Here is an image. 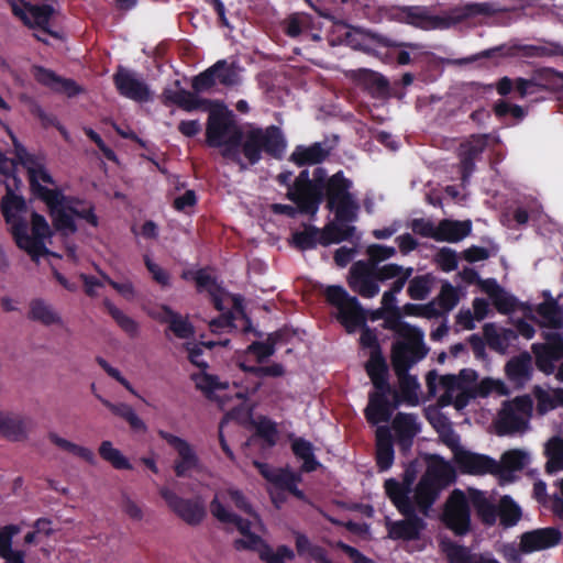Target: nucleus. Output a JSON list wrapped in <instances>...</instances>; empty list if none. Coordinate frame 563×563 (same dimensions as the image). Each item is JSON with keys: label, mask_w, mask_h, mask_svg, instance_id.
<instances>
[{"label": "nucleus", "mask_w": 563, "mask_h": 563, "mask_svg": "<svg viewBox=\"0 0 563 563\" xmlns=\"http://www.w3.org/2000/svg\"><path fill=\"white\" fill-rule=\"evenodd\" d=\"M324 297L330 306L336 308V319L349 333L362 328L360 344L363 349H369V356L364 367L374 387V390L368 394L364 416L373 426L388 422L399 400L396 389L389 383V367L383 355L376 330L366 325L365 309L344 287L328 286Z\"/></svg>", "instance_id": "f257e3e1"}, {"label": "nucleus", "mask_w": 563, "mask_h": 563, "mask_svg": "<svg viewBox=\"0 0 563 563\" xmlns=\"http://www.w3.org/2000/svg\"><path fill=\"white\" fill-rule=\"evenodd\" d=\"M216 108H210L207 126L206 142L210 147H221L223 158L239 165L241 170L246 169V164L241 157L240 145L243 140V131L236 124L234 114L222 103L216 101Z\"/></svg>", "instance_id": "f03ea898"}, {"label": "nucleus", "mask_w": 563, "mask_h": 563, "mask_svg": "<svg viewBox=\"0 0 563 563\" xmlns=\"http://www.w3.org/2000/svg\"><path fill=\"white\" fill-rule=\"evenodd\" d=\"M286 147L287 141L282 129L272 124L266 128L251 126L243 133L240 151L241 157H244L247 167L260 163L262 153L275 159H280Z\"/></svg>", "instance_id": "7ed1b4c3"}, {"label": "nucleus", "mask_w": 563, "mask_h": 563, "mask_svg": "<svg viewBox=\"0 0 563 563\" xmlns=\"http://www.w3.org/2000/svg\"><path fill=\"white\" fill-rule=\"evenodd\" d=\"M454 478L453 468L443 460L439 463L430 464L411 493L416 512H420L423 517H429L441 490L453 483Z\"/></svg>", "instance_id": "20e7f679"}, {"label": "nucleus", "mask_w": 563, "mask_h": 563, "mask_svg": "<svg viewBox=\"0 0 563 563\" xmlns=\"http://www.w3.org/2000/svg\"><path fill=\"white\" fill-rule=\"evenodd\" d=\"M42 201L46 205L54 229L64 236L78 231L75 219L78 216L80 203L85 199L78 196L65 195L60 189L38 188Z\"/></svg>", "instance_id": "39448f33"}, {"label": "nucleus", "mask_w": 563, "mask_h": 563, "mask_svg": "<svg viewBox=\"0 0 563 563\" xmlns=\"http://www.w3.org/2000/svg\"><path fill=\"white\" fill-rule=\"evenodd\" d=\"M323 190L325 208L333 212L339 221H357L360 203L351 192L353 183L342 170L330 176Z\"/></svg>", "instance_id": "423d86ee"}, {"label": "nucleus", "mask_w": 563, "mask_h": 563, "mask_svg": "<svg viewBox=\"0 0 563 563\" xmlns=\"http://www.w3.org/2000/svg\"><path fill=\"white\" fill-rule=\"evenodd\" d=\"M32 236L27 233L26 221H15L11 228V234L19 249L25 251L32 260L49 254L44 240L52 236V230L44 216L33 212L31 214Z\"/></svg>", "instance_id": "0eeeda50"}, {"label": "nucleus", "mask_w": 563, "mask_h": 563, "mask_svg": "<svg viewBox=\"0 0 563 563\" xmlns=\"http://www.w3.org/2000/svg\"><path fill=\"white\" fill-rule=\"evenodd\" d=\"M429 353L424 343V333L418 327L413 331L397 338L391 344L390 361L393 368H411Z\"/></svg>", "instance_id": "6e6552de"}, {"label": "nucleus", "mask_w": 563, "mask_h": 563, "mask_svg": "<svg viewBox=\"0 0 563 563\" xmlns=\"http://www.w3.org/2000/svg\"><path fill=\"white\" fill-rule=\"evenodd\" d=\"M441 520L457 537L466 536L471 531V508L461 489H454L448 497Z\"/></svg>", "instance_id": "1a4fd4ad"}, {"label": "nucleus", "mask_w": 563, "mask_h": 563, "mask_svg": "<svg viewBox=\"0 0 563 563\" xmlns=\"http://www.w3.org/2000/svg\"><path fill=\"white\" fill-rule=\"evenodd\" d=\"M393 505L404 516V519L386 522L388 538L404 541L418 540L427 523L416 512L413 503H393Z\"/></svg>", "instance_id": "9d476101"}, {"label": "nucleus", "mask_w": 563, "mask_h": 563, "mask_svg": "<svg viewBox=\"0 0 563 563\" xmlns=\"http://www.w3.org/2000/svg\"><path fill=\"white\" fill-rule=\"evenodd\" d=\"M158 493L168 508L187 525L198 526L206 517V508L199 499L180 497L167 486H162Z\"/></svg>", "instance_id": "9b49d317"}, {"label": "nucleus", "mask_w": 563, "mask_h": 563, "mask_svg": "<svg viewBox=\"0 0 563 563\" xmlns=\"http://www.w3.org/2000/svg\"><path fill=\"white\" fill-rule=\"evenodd\" d=\"M183 349L188 353L189 362L201 369V373L192 374L191 379L196 383V387L203 391L208 397L216 390H224L229 388V382H221L217 375L208 374L206 369L208 363L201 358L203 350L197 342H185Z\"/></svg>", "instance_id": "f8f14e48"}, {"label": "nucleus", "mask_w": 563, "mask_h": 563, "mask_svg": "<svg viewBox=\"0 0 563 563\" xmlns=\"http://www.w3.org/2000/svg\"><path fill=\"white\" fill-rule=\"evenodd\" d=\"M157 434L177 452L178 457L173 464L177 477H188L191 471L199 470V456L188 441L165 430H158Z\"/></svg>", "instance_id": "ddd939ff"}, {"label": "nucleus", "mask_w": 563, "mask_h": 563, "mask_svg": "<svg viewBox=\"0 0 563 563\" xmlns=\"http://www.w3.org/2000/svg\"><path fill=\"white\" fill-rule=\"evenodd\" d=\"M113 84L119 95L133 101L146 102L151 98V90L146 82L134 71L121 65L113 74Z\"/></svg>", "instance_id": "4468645a"}, {"label": "nucleus", "mask_w": 563, "mask_h": 563, "mask_svg": "<svg viewBox=\"0 0 563 563\" xmlns=\"http://www.w3.org/2000/svg\"><path fill=\"white\" fill-rule=\"evenodd\" d=\"M547 343H534L532 352L540 371L551 374L554 371V362L563 358V336L558 332H543Z\"/></svg>", "instance_id": "2eb2a0df"}, {"label": "nucleus", "mask_w": 563, "mask_h": 563, "mask_svg": "<svg viewBox=\"0 0 563 563\" xmlns=\"http://www.w3.org/2000/svg\"><path fill=\"white\" fill-rule=\"evenodd\" d=\"M454 461L462 473L471 475L500 474V464L493 457L464 449L454 452Z\"/></svg>", "instance_id": "dca6fc26"}, {"label": "nucleus", "mask_w": 563, "mask_h": 563, "mask_svg": "<svg viewBox=\"0 0 563 563\" xmlns=\"http://www.w3.org/2000/svg\"><path fill=\"white\" fill-rule=\"evenodd\" d=\"M562 541V533L555 527L538 528L520 536L519 550L529 554L559 545Z\"/></svg>", "instance_id": "f3484780"}, {"label": "nucleus", "mask_w": 563, "mask_h": 563, "mask_svg": "<svg viewBox=\"0 0 563 563\" xmlns=\"http://www.w3.org/2000/svg\"><path fill=\"white\" fill-rule=\"evenodd\" d=\"M347 283L349 287L363 298H373L379 292L373 269L365 261H357L352 265Z\"/></svg>", "instance_id": "a211bd4d"}, {"label": "nucleus", "mask_w": 563, "mask_h": 563, "mask_svg": "<svg viewBox=\"0 0 563 563\" xmlns=\"http://www.w3.org/2000/svg\"><path fill=\"white\" fill-rule=\"evenodd\" d=\"M194 90L188 91L184 88L174 90L170 88L164 89L162 93L163 103L165 106H177L186 112H192L196 110H210L216 104V101L210 99L199 98Z\"/></svg>", "instance_id": "6ab92c4d"}, {"label": "nucleus", "mask_w": 563, "mask_h": 563, "mask_svg": "<svg viewBox=\"0 0 563 563\" xmlns=\"http://www.w3.org/2000/svg\"><path fill=\"white\" fill-rule=\"evenodd\" d=\"M312 192V178L308 169H302L286 192V198L297 205L302 214L314 216V207L310 202Z\"/></svg>", "instance_id": "aec40b11"}, {"label": "nucleus", "mask_w": 563, "mask_h": 563, "mask_svg": "<svg viewBox=\"0 0 563 563\" xmlns=\"http://www.w3.org/2000/svg\"><path fill=\"white\" fill-rule=\"evenodd\" d=\"M161 310V313L152 314V317L161 323L167 324V330L165 331L166 336H168V331H170L180 340H190L195 338V327L187 316H183L179 312L174 311L167 305H162Z\"/></svg>", "instance_id": "412c9836"}, {"label": "nucleus", "mask_w": 563, "mask_h": 563, "mask_svg": "<svg viewBox=\"0 0 563 563\" xmlns=\"http://www.w3.org/2000/svg\"><path fill=\"white\" fill-rule=\"evenodd\" d=\"M416 477L417 468L415 464L411 463L406 466L401 482L395 478L386 479L384 488L389 500L391 503H412L411 493Z\"/></svg>", "instance_id": "4be33fe9"}, {"label": "nucleus", "mask_w": 563, "mask_h": 563, "mask_svg": "<svg viewBox=\"0 0 563 563\" xmlns=\"http://www.w3.org/2000/svg\"><path fill=\"white\" fill-rule=\"evenodd\" d=\"M482 284L483 292L489 297L499 313L510 314L517 310L519 300L503 288L495 278H486Z\"/></svg>", "instance_id": "5701e85b"}, {"label": "nucleus", "mask_w": 563, "mask_h": 563, "mask_svg": "<svg viewBox=\"0 0 563 563\" xmlns=\"http://www.w3.org/2000/svg\"><path fill=\"white\" fill-rule=\"evenodd\" d=\"M33 76L38 84L52 89L53 91L65 92L69 97H73L80 91L79 86L73 79L62 78L53 70L43 66H34Z\"/></svg>", "instance_id": "b1692460"}, {"label": "nucleus", "mask_w": 563, "mask_h": 563, "mask_svg": "<svg viewBox=\"0 0 563 563\" xmlns=\"http://www.w3.org/2000/svg\"><path fill=\"white\" fill-rule=\"evenodd\" d=\"M393 428L402 450L409 449L413 438L420 432V424L415 413L398 412L393 420Z\"/></svg>", "instance_id": "393cba45"}, {"label": "nucleus", "mask_w": 563, "mask_h": 563, "mask_svg": "<svg viewBox=\"0 0 563 563\" xmlns=\"http://www.w3.org/2000/svg\"><path fill=\"white\" fill-rule=\"evenodd\" d=\"M395 457L394 439L387 426L376 430V465L380 472L388 471Z\"/></svg>", "instance_id": "a878e982"}, {"label": "nucleus", "mask_w": 563, "mask_h": 563, "mask_svg": "<svg viewBox=\"0 0 563 563\" xmlns=\"http://www.w3.org/2000/svg\"><path fill=\"white\" fill-rule=\"evenodd\" d=\"M331 153V147H325L321 142H314L309 146L297 145L290 154L289 161L297 166L316 165L325 161Z\"/></svg>", "instance_id": "bb28decb"}, {"label": "nucleus", "mask_w": 563, "mask_h": 563, "mask_svg": "<svg viewBox=\"0 0 563 563\" xmlns=\"http://www.w3.org/2000/svg\"><path fill=\"white\" fill-rule=\"evenodd\" d=\"M354 222L355 221H339L334 218L333 221L328 222L320 229V244L322 246H329L350 240L356 231V228L352 225Z\"/></svg>", "instance_id": "cd10ccee"}, {"label": "nucleus", "mask_w": 563, "mask_h": 563, "mask_svg": "<svg viewBox=\"0 0 563 563\" xmlns=\"http://www.w3.org/2000/svg\"><path fill=\"white\" fill-rule=\"evenodd\" d=\"M507 56L511 57H552V56H562L563 57V45L555 42H549L545 45H512L507 52Z\"/></svg>", "instance_id": "c85d7f7f"}, {"label": "nucleus", "mask_w": 563, "mask_h": 563, "mask_svg": "<svg viewBox=\"0 0 563 563\" xmlns=\"http://www.w3.org/2000/svg\"><path fill=\"white\" fill-rule=\"evenodd\" d=\"M483 333L487 345L501 354L506 353L511 342L518 338L517 332L510 328H504L498 332L494 323H486Z\"/></svg>", "instance_id": "c756f323"}, {"label": "nucleus", "mask_w": 563, "mask_h": 563, "mask_svg": "<svg viewBox=\"0 0 563 563\" xmlns=\"http://www.w3.org/2000/svg\"><path fill=\"white\" fill-rule=\"evenodd\" d=\"M545 300L538 308V314L544 320L543 327L560 330L563 328V307L552 298L549 291H544Z\"/></svg>", "instance_id": "7c9ffc66"}, {"label": "nucleus", "mask_w": 563, "mask_h": 563, "mask_svg": "<svg viewBox=\"0 0 563 563\" xmlns=\"http://www.w3.org/2000/svg\"><path fill=\"white\" fill-rule=\"evenodd\" d=\"M411 368H394V372L398 378L399 382V389L400 393L396 390L398 394V400H404L410 406H417L418 405V389L420 387V384L418 383V379L416 376L409 374V371ZM400 404V402H398ZM399 405H397L398 407Z\"/></svg>", "instance_id": "2f4dec72"}, {"label": "nucleus", "mask_w": 563, "mask_h": 563, "mask_svg": "<svg viewBox=\"0 0 563 563\" xmlns=\"http://www.w3.org/2000/svg\"><path fill=\"white\" fill-rule=\"evenodd\" d=\"M20 530L18 525H7L0 531V556L5 563H25V553L12 549V539Z\"/></svg>", "instance_id": "473e14b6"}, {"label": "nucleus", "mask_w": 563, "mask_h": 563, "mask_svg": "<svg viewBox=\"0 0 563 563\" xmlns=\"http://www.w3.org/2000/svg\"><path fill=\"white\" fill-rule=\"evenodd\" d=\"M291 452L296 459L302 461L301 472L311 473L317 471L321 464L314 455L312 443L303 438H294L291 441Z\"/></svg>", "instance_id": "72a5a7b5"}, {"label": "nucleus", "mask_w": 563, "mask_h": 563, "mask_svg": "<svg viewBox=\"0 0 563 563\" xmlns=\"http://www.w3.org/2000/svg\"><path fill=\"white\" fill-rule=\"evenodd\" d=\"M0 434L10 441L26 439L25 420L19 415L0 411Z\"/></svg>", "instance_id": "f704fd0d"}, {"label": "nucleus", "mask_w": 563, "mask_h": 563, "mask_svg": "<svg viewBox=\"0 0 563 563\" xmlns=\"http://www.w3.org/2000/svg\"><path fill=\"white\" fill-rule=\"evenodd\" d=\"M472 231L470 221L442 220L438 225L437 241L456 243L466 238Z\"/></svg>", "instance_id": "c9c22d12"}, {"label": "nucleus", "mask_w": 563, "mask_h": 563, "mask_svg": "<svg viewBox=\"0 0 563 563\" xmlns=\"http://www.w3.org/2000/svg\"><path fill=\"white\" fill-rule=\"evenodd\" d=\"M23 164L27 168L31 194L36 199H40L42 201V196L40 195L38 188L44 186L40 181H43L48 185H55V180L43 165L35 163L33 157L27 156L23 161Z\"/></svg>", "instance_id": "e433bc0d"}, {"label": "nucleus", "mask_w": 563, "mask_h": 563, "mask_svg": "<svg viewBox=\"0 0 563 563\" xmlns=\"http://www.w3.org/2000/svg\"><path fill=\"white\" fill-rule=\"evenodd\" d=\"M531 362L532 358L527 352L509 360L505 367L509 380L518 384L529 380L532 374Z\"/></svg>", "instance_id": "4c0bfd02"}, {"label": "nucleus", "mask_w": 563, "mask_h": 563, "mask_svg": "<svg viewBox=\"0 0 563 563\" xmlns=\"http://www.w3.org/2000/svg\"><path fill=\"white\" fill-rule=\"evenodd\" d=\"M210 511L220 522L234 525L243 537L252 532L250 520L229 511L218 497L211 500Z\"/></svg>", "instance_id": "58836bf2"}, {"label": "nucleus", "mask_w": 563, "mask_h": 563, "mask_svg": "<svg viewBox=\"0 0 563 563\" xmlns=\"http://www.w3.org/2000/svg\"><path fill=\"white\" fill-rule=\"evenodd\" d=\"M527 428V420L521 415H517L510 408L503 406L496 422L498 435H509L521 432Z\"/></svg>", "instance_id": "ea45409f"}, {"label": "nucleus", "mask_w": 563, "mask_h": 563, "mask_svg": "<svg viewBox=\"0 0 563 563\" xmlns=\"http://www.w3.org/2000/svg\"><path fill=\"white\" fill-rule=\"evenodd\" d=\"M25 209L24 198L13 192L12 185L8 184V192L1 199V212L5 222L12 227L15 221L23 220L16 213L23 212Z\"/></svg>", "instance_id": "a19ab883"}, {"label": "nucleus", "mask_w": 563, "mask_h": 563, "mask_svg": "<svg viewBox=\"0 0 563 563\" xmlns=\"http://www.w3.org/2000/svg\"><path fill=\"white\" fill-rule=\"evenodd\" d=\"M440 549L445 555L448 563H475L479 555L472 553L467 547L457 544L450 539L442 540Z\"/></svg>", "instance_id": "79ce46f5"}, {"label": "nucleus", "mask_w": 563, "mask_h": 563, "mask_svg": "<svg viewBox=\"0 0 563 563\" xmlns=\"http://www.w3.org/2000/svg\"><path fill=\"white\" fill-rule=\"evenodd\" d=\"M295 545L299 556L308 555L317 563H333L324 548L313 544L309 538L301 532H295Z\"/></svg>", "instance_id": "37998d69"}, {"label": "nucleus", "mask_w": 563, "mask_h": 563, "mask_svg": "<svg viewBox=\"0 0 563 563\" xmlns=\"http://www.w3.org/2000/svg\"><path fill=\"white\" fill-rule=\"evenodd\" d=\"M360 81L374 98H384L389 93V81L376 71L361 70Z\"/></svg>", "instance_id": "c03bdc74"}, {"label": "nucleus", "mask_w": 563, "mask_h": 563, "mask_svg": "<svg viewBox=\"0 0 563 563\" xmlns=\"http://www.w3.org/2000/svg\"><path fill=\"white\" fill-rule=\"evenodd\" d=\"M98 399L106 406L113 415L121 417L124 419L131 429L134 431H146V424L144 421L136 415L134 409L128 404H112L108 399H104L98 396Z\"/></svg>", "instance_id": "a18cd8bd"}, {"label": "nucleus", "mask_w": 563, "mask_h": 563, "mask_svg": "<svg viewBox=\"0 0 563 563\" xmlns=\"http://www.w3.org/2000/svg\"><path fill=\"white\" fill-rule=\"evenodd\" d=\"M497 517L499 518L500 526L511 528L520 521L522 510L509 495H505L499 499Z\"/></svg>", "instance_id": "49530a36"}, {"label": "nucleus", "mask_w": 563, "mask_h": 563, "mask_svg": "<svg viewBox=\"0 0 563 563\" xmlns=\"http://www.w3.org/2000/svg\"><path fill=\"white\" fill-rule=\"evenodd\" d=\"M301 482V475L290 471L289 468H278L272 484L290 493L298 499H302L305 494L298 488V483Z\"/></svg>", "instance_id": "de8ad7c7"}, {"label": "nucleus", "mask_w": 563, "mask_h": 563, "mask_svg": "<svg viewBox=\"0 0 563 563\" xmlns=\"http://www.w3.org/2000/svg\"><path fill=\"white\" fill-rule=\"evenodd\" d=\"M406 20L409 24L424 30L438 29L442 19L439 16L430 15L426 8L408 7L405 9Z\"/></svg>", "instance_id": "09e8293b"}, {"label": "nucleus", "mask_w": 563, "mask_h": 563, "mask_svg": "<svg viewBox=\"0 0 563 563\" xmlns=\"http://www.w3.org/2000/svg\"><path fill=\"white\" fill-rule=\"evenodd\" d=\"M545 455L548 457L547 473L553 474L563 471V435H554L547 442Z\"/></svg>", "instance_id": "8fccbe9b"}, {"label": "nucleus", "mask_w": 563, "mask_h": 563, "mask_svg": "<svg viewBox=\"0 0 563 563\" xmlns=\"http://www.w3.org/2000/svg\"><path fill=\"white\" fill-rule=\"evenodd\" d=\"M103 307L115 321L118 327L130 338H136L139 335V323L131 317L126 316L122 310H120L110 299L106 298L103 300Z\"/></svg>", "instance_id": "3c124183"}, {"label": "nucleus", "mask_w": 563, "mask_h": 563, "mask_svg": "<svg viewBox=\"0 0 563 563\" xmlns=\"http://www.w3.org/2000/svg\"><path fill=\"white\" fill-rule=\"evenodd\" d=\"M29 319L38 321L44 325L62 323L60 317L42 299H34L30 302Z\"/></svg>", "instance_id": "603ef678"}, {"label": "nucleus", "mask_w": 563, "mask_h": 563, "mask_svg": "<svg viewBox=\"0 0 563 563\" xmlns=\"http://www.w3.org/2000/svg\"><path fill=\"white\" fill-rule=\"evenodd\" d=\"M472 501L482 522L487 526L495 525L498 515V505H494L482 492H476L472 497Z\"/></svg>", "instance_id": "864d4df0"}, {"label": "nucleus", "mask_w": 563, "mask_h": 563, "mask_svg": "<svg viewBox=\"0 0 563 563\" xmlns=\"http://www.w3.org/2000/svg\"><path fill=\"white\" fill-rule=\"evenodd\" d=\"M320 229L312 224H305L302 231L291 235L292 244L300 251L313 250L320 244Z\"/></svg>", "instance_id": "5fc2aeb1"}, {"label": "nucleus", "mask_w": 563, "mask_h": 563, "mask_svg": "<svg viewBox=\"0 0 563 563\" xmlns=\"http://www.w3.org/2000/svg\"><path fill=\"white\" fill-rule=\"evenodd\" d=\"M48 439L56 446L85 460L89 464L93 465L96 463V455L90 449L73 443L64 438H60L54 432L48 434Z\"/></svg>", "instance_id": "6e6d98bb"}, {"label": "nucleus", "mask_w": 563, "mask_h": 563, "mask_svg": "<svg viewBox=\"0 0 563 563\" xmlns=\"http://www.w3.org/2000/svg\"><path fill=\"white\" fill-rule=\"evenodd\" d=\"M434 282L432 274L418 275L409 280L408 296L413 300H424L431 292Z\"/></svg>", "instance_id": "4d7b16f0"}, {"label": "nucleus", "mask_w": 563, "mask_h": 563, "mask_svg": "<svg viewBox=\"0 0 563 563\" xmlns=\"http://www.w3.org/2000/svg\"><path fill=\"white\" fill-rule=\"evenodd\" d=\"M100 456L108 463H110L115 470H132L133 466L129 460L120 452V450L113 448L111 441H102L99 446Z\"/></svg>", "instance_id": "13d9d810"}, {"label": "nucleus", "mask_w": 563, "mask_h": 563, "mask_svg": "<svg viewBox=\"0 0 563 563\" xmlns=\"http://www.w3.org/2000/svg\"><path fill=\"white\" fill-rule=\"evenodd\" d=\"M260 559L265 563H286L295 559V552L288 545H278L274 550L269 544L264 543L258 551Z\"/></svg>", "instance_id": "bf43d9fd"}, {"label": "nucleus", "mask_w": 563, "mask_h": 563, "mask_svg": "<svg viewBox=\"0 0 563 563\" xmlns=\"http://www.w3.org/2000/svg\"><path fill=\"white\" fill-rule=\"evenodd\" d=\"M527 453H525L521 450H509L506 451L503 456L501 461L498 462L501 466L500 474H497L498 476H505V473H510L515 471H521L526 463H527Z\"/></svg>", "instance_id": "052dcab7"}, {"label": "nucleus", "mask_w": 563, "mask_h": 563, "mask_svg": "<svg viewBox=\"0 0 563 563\" xmlns=\"http://www.w3.org/2000/svg\"><path fill=\"white\" fill-rule=\"evenodd\" d=\"M329 178L330 177H328V173L323 167H317L312 172V199L310 202L314 207V216L323 201V190L328 186L327 184Z\"/></svg>", "instance_id": "680f3d73"}, {"label": "nucleus", "mask_w": 563, "mask_h": 563, "mask_svg": "<svg viewBox=\"0 0 563 563\" xmlns=\"http://www.w3.org/2000/svg\"><path fill=\"white\" fill-rule=\"evenodd\" d=\"M401 318L402 313L400 308H395L394 311H387L384 316V328L393 331L397 338L413 331L416 328L415 325L402 321Z\"/></svg>", "instance_id": "e2e57ef3"}, {"label": "nucleus", "mask_w": 563, "mask_h": 563, "mask_svg": "<svg viewBox=\"0 0 563 563\" xmlns=\"http://www.w3.org/2000/svg\"><path fill=\"white\" fill-rule=\"evenodd\" d=\"M221 63H214L208 67L191 80V88L196 93H202L210 91L216 85L214 75L216 71L222 66Z\"/></svg>", "instance_id": "0e129e2a"}, {"label": "nucleus", "mask_w": 563, "mask_h": 563, "mask_svg": "<svg viewBox=\"0 0 563 563\" xmlns=\"http://www.w3.org/2000/svg\"><path fill=\"white\" fill-rule=\"evenodd\" d=\"M366 254L368 260L365 261L372 269L380 262H384L396 254V249L393 246L382 245V244H371L366 249Z\"/></svg>", "instance_id": "69168bd1"}, {"label": "nucleus", "mask_w": 563, "mask_h": 563, "mask_svg": "<svg viewBox=\"0 0 563 563\" xmlns=\"http://www.w3.org/2000/svg\"><path fill=\"white\" fill-rule=\"evenodd\" d=\"M460 297L455 287L450 283H444L438 296V305L443 313L451 311L457 303Z\"/></svg>", "instance_id": "338daca9"}, {"label": "nucleus", "mask_w": 563, "mask_h": 563, "mask_svg": "<svg viewBox=\"0 0 563 563\" xmlns=\"http://www.w3.org/2000/svg\"><path fill=\"white\" fill-rule=\"evenodd\" d=\"M487 142V134L472 135L467 143L462 144V154L476 161L486 148Z\"/></svg>", "instance_id": "774afa93"}]
</instances>
